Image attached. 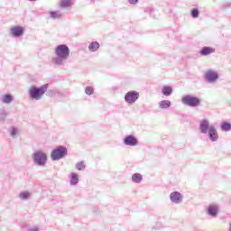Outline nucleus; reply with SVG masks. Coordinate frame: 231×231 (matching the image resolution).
I'll use <instances>...</instances> for the list:
<instances>
[{"label":"nucleus","mask_w":231,"mask_h":231,"mask_svg":"<svg viewBox=\"0 0 231 231\" xmlns=\"http://www.w3.org/2000/svg\"><path fill=\"white\" fill-rule=\"evenodd\" d=\"M28 231H39V229L37 227H32V228H30Z\"/></svg>","instance_id":"c756f323"},{"label":"nucleus","mask_w":231,"mask_h":231,"mask_svg":"<svg viewBox=\"0 0 231 231\" xmlns=\"http://www.w3.org/2000/svg\"><path fill=\"white\" fill-rule=\"evenodd\" d=\"M124 143L129 147H136L138 145V139L134 135H127L124 138Z\"/></svg>","instance_id":"9d476101"},{"label":"nucleus","mask_w":231,"mask_h":231,"mask_svg":"<svg viewBox=\"0 0 231 231\" xmlns=\"http://www.w3.org/2000/svg\"><path fill=\"white\" fill-rule=\"evenodd\" d=\"M49 18L50 19H61L62 18V13L60 11H51L49 12Z\"/></svg>","instance_id":"4468645a"},{"label":"nucleus","mask_w":231,"mask_h":231,"mask_svg":"<svg viewBox=\"0 0 231 231\" xmlns=\"http://www.w3.org/2000/svg\"><path fill=\"white\" fill-rule=\"evenodd\" d=\"M46 91H48V85H43L40 88L32 86L29 88V97L32 100H41Z\"/></svg>","instance_id":"7ed1b4c3"},{"label":"nucleus","mask_w":231,"mask_h":231,"mask_svg":"<svg viewBox=\"0 0 231 231\" xmlns=\"http://www.w3.org/2000/svg\"><path fill=\"white\" fill-rule=\"evenodd\" d=\"M170 200L171 203H174V205H180L183 203V196L178 191H173L170 194Z\"/></svg>","instance_id":"1a4fd4ad"},{"label":"nucleus","mask_w":231,"mask_h":231,"mask_svg":"<svg viewBox=\"0 0 231 231\" xmlns=\"http://www.w3.org/2000/svg\"><path fill=\"white\" fill-rule=\"evenodd\" d=\"M65 156H68V149L64 146H59L58 148L52 150L51 153V159L52 162L62 160V158Z\"/></svg>","instance_id":"423d86ee"},{"label":"nucleus","mask_w":231,"mask_h":231,"mask_svg":"<svg viewBox=\"0 0 231 231\" xmlns=\"http://www.w3.org/2000/svg\"><path fill=\"white\" fill-rule=\"evenodd\" d=\"M160 109H169L171 107V101L170 100H162L159 102Z\"/></svg>","instance_id":"412c9836"},{"label":"nucleus","mask_w":231,"mask_h":231,"mask_svg":"<svg viewBox=\"0 0 231 231\" xmlns=\"http://www.w3.org/2000/svg\"><path fill=\"white\" fill-rule=\"evenodd\" d=\"M32 162L34 165H37L38 167H46L48 155L44 151L38 150L32 153Z\"/></svg>","instance_id":"20e7f679"},{"label":"nucleus","mask_w":231,"mask_h":231,"mask_svg":"<svg viewBox=\"0 0 231 231\" xmlns=\"http://www.w3.org/2000/svg\"><path fill=\"white\" fill-rule=\"evenodd\" d=\"M220 131L223 133H229V131H231V124L228 122H222L220 125Z\"/></svg>","instance_id":"2eb2a0df"},{"label":"nucleus","mask_w":231,"mask_h":231,"mask_svg":"<svg viewBox=\"0 0 231 231\" xmlns=\"http://www.w3.org/2000/svg\"><path fill=\"white\" fill-rule=\"evenodd\" d=\"M85 93L86 95H93V93H95V88L93 87H86Z\"/></svg>","instance_id":"a878e982"},{"label":"nucleus","mask_w":231,"mask_h":231,"mask_svg":"<svg viewBox=\"0 0 231 231\" xmlns=\"http://www.w3.org/2000/svg\"><path fill=\"white\" fill-rule=\"evenodd\" d=\"M217 79H219V74L214 70H208L205 73V80L206 82H208V84H214L217 81Z\"/></svg>","instance_id":"6e6552de"},{"label":"nucleus","mask_w":231,"mask_h":231,"mask_svg":"<svg viewBox=\"0 0 231 231\" xmlns=\"http://www.w3.org/2000/svg\"><path fill=\"white\" fill-rule=\"evenodd\" d=\"M70 5H71L70 0H62L60 4V6H61V8H68Z\"/></svg>","instance_id":"5701e85b"},{"label":"nucleus","mask_w":231,"mask_h":231,"mask_svg":"<svg viewBox=\"0 0 231 231\" xmlns=\"http://www.w3.org/2000/svg\"><path fill=\"white\" fill-rule=\"evenodd\" d=\"M181 103L184 106H188V107H199L201 105V98L192 95H186L182 97Z\"/></svg>","instance_id":"39448f33"},{"label":"nucleus","mask_w":231,"mask_h":231,"mask_svg":"<svg viewBox=\"0 0 231 231\" xmlns=\"http://www.w3.org/2000/svg\"><path fill=\"white\" fill-rule=\"evenodd\" d=\"M162 93L164 97H171L172 95V87L171 86H164L162 88Z\"/></svg>","instance_id":"f3484780"},{"label":"nucleus","mask_w":231,"mask_h":231,"mask_svg":"<svg viewBox=\"0 0 231 231\" xmlns=\"http://www.w3.org/2000/svg\"><path fill=\"white\" fill-rule=\"evenodd\" d=\"M218 213H219L218 205H209L206 211V214H208V216H211V217H217Z\"/></svg>","instance_id":"9b49d317"},{"label":"nucleus","mask_w":231,"mask_h":231,"mask_svg":"<svg viewBox=\"0 0 231 231\" xmlns=\"http://www.w3.org/2000/svg\"><path fill=\"white\" fill-rule=\"evenodd\" d=\"M1 116H2L3 120H5V118H6V112H3L1 114Z\"/></svg>","instance_id":"c85d7f7f"},{"label":"nucleus","mask_w":231,"mask_h":231,"mask_svg":"<svg viewBox=\"0 0 231 231\" xmlns=\"http://www.w3.org/2000/svg\"><path fill=\"white\" fill-rule=\"evenodd\" d=\"M28 1H31V2H32V1H37V0H28Z\"/></svg>","instance_id":"7c9ffc66"},{"label":"nucleus","mask_w":231,"mask_h":231,"mask_svg":"<svg viewBox=\"0 0 231 231\" xmlns=\"http://www.w3.org/2000/svg\"><path fill=\"white\" fill-rule=\"evenodd\" d=\"M10 34L13 37H23L24 35V29L21 26H14L10 29Z\"/></svg>","instance_id":"f8f14e48"},{"label":"nucleus","mask_w":231,"mask_h":231,"mask_svg":"<svg viewBox=\"0 0 231 231\" xmlns=\"http://www.w3.org/2000/svg\"><path fill=\"white\" fill-rule=\"evenodd\" d=\"M12 100H14V97H12V95H10V94L5 95L2 97V102H4V104H10L12 102Z\"/></svg>","instance_id":"4be33fe9"},{"label":"nucleus","mask_w":231,"mask_h":231,"mask_svg":"<svg viewBox=\"0 0 231 231\" xmlns=\"http://www.w3.org/2000/svg\"><path fill=\"white\" fill-rule=\"evenodd\" d=\"M128 2L130 3V5H136V3H138V0H128Z\"/></svg>","instance_id":"cd10ccee"},{"label":"nucleus","mask_w":231,"mask_h":231,"mask_svg":"<svg viewBox=\"0 0 231 231\" xmlns=\"http://www.w3.org/2000/svg\"><path fill=\"white\" fill-rule=\"evenodd\" d=\"M76 169L78 171H84V169H86V165H84V162H78L76 164Z\"/></svg>","instance_id":"bb28decb"},{"label":"nucleus","mask_w":231,"mask_h":231,"mask_svg":"<svg viewBox=\"0 0 231 231\" xmlns=\"http://www.w3.org/2000/svg\"><path fill=\"white\" fill-rule=\"evenodd\" d=\"M191 17H193V19H197V17H199V10H198L197 8L192 9Z\"/></svg>","instance_id":"393cba45"},{"label":"nucleus","mask_w":231,"mask_h":231,"mask_svg":"<svg viewBox=\"0 0 231 231\" xmlns=\"http://www.w3.org/2000/svg\"><path fill=\"white\" fill-rule=\"evenodd\" d=\"M100 48V43L98 42H92L88 45L89 51H97Z\"/></svg>","instance_id":"aec40b11"},{"label":"nucleus","mask_w":231,"mask_h":231,"mask_svg":"<svg viewBox=\"0 0 231 231\" xmlns=\"http://www.w3.org/2000/svg\"><path fill=\"white\" fill-rule=\"evenodd\" d=\"M139 98H140V93L135 90L128 91L125 95V102H126V104H129L130 106L136 104V101Z\"/></svg>","instance_id":"0eeeda50"},{"label":"nucleus","mask_w":231,"mask_h":231,"mask_svg":"<svg viewBox=\"0 0 231 231\" xmlns=\"http://www.w3.org/2000/svg\"><path fill=\"white\" fill-rule=\"evenodd\" d=\"M142 180H143V177L140 173H134L132 175V181L134 183H142Z\"/></svg>","instance_id":"6ab92c4d"},{"label":"nucleus","mask_w":231,"mask_h":231,"mask_svg":"<svg viewBox=\"0 0 231 231\" xmlns=\"http://www.w3.org/2000/svg\"><path fill=\"white\" fill-rule=\"evenodd\" d=\"M199 53L203 57H207V55H210V53H214V49L210 47H204L202 50H200Z\"/></svg>","instance_id":"a211bd4d"},{"label":"nucleus","mask_w":231,"mask_h":231,"mask_svg":"<svg viewBox=\"0 0 231 231\" xmlns=\"http://www.w3.org/2000/svg\"><path fill=\"white\" fill-rule=\"evenodd\" d=\"M199 129L201 134H208L210 142H217V140H219L217 129L216 126H214V125H210V121H208V119L200 120Z\"/></svg>","instance_id":"f03ea898"},{"label":"nucleus","mask_w":231,"mask_h":231,"mask_svg":"<svg viewBox=\"0 0 231 231\" xmlns=\"http://www.w3.org/2000/svg\"><path fill=\"white\" fill-rule=\"evenodd\" d=\"M10 134L12 138H17V134H19V129L13 127L10 131Z\"/></svg>","instance_id":"b1692460"},{"label":"nucleus","mask_w":231,"mask_h":231,"mask_svg":"<svg viewBox=\"0 0 231 231\" xmlns=\"http://www.w3.org/2000/svg\"><path fill=\"white\" fill-rule=\"evenodd\" d=\"M69 47L66 44H60L54 49V57L51 58L53 66H63L66 60L69 59Z\"/></svg>","instance_id":"f257e3e1"},{"label":"nucleus","mask_w":231,"mask_h":231,"mask_svg":"<svg viewBox=\"0 0 231 231\" xmlns=\"http://www.w3.org/2000/svg\"><path fill=\"white\" fill-rule=\"evenodd\" d=\"M18 198L22 201H26V200L30 199V198H32V192H30V191H22V192L19 193Z\"/></svg>","instance_id":"ddd939ff"},{"label":"nucleus","mask_w":231,"mask_h":231,"mask_svg":"<svg viewBox=\"0 0 231 231\" xmlns=\"http://www.w3.org/2000/svg\"><path fill=\"white\" fill-rule=\"evenodd\" d=\"M70 180L69 184L70 185H79V174L75 172H71L69 175Z\"/></svg>","instance_id":"dca6fc26"}]
</instances>
